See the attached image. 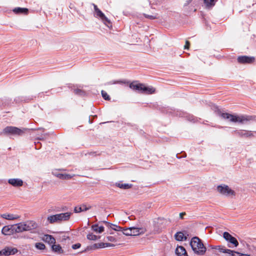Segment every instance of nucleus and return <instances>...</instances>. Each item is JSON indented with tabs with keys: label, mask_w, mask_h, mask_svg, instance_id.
Returning a JSON list of instances; mask_svg holds the SVG:
<instances>
[{
	"label": "nucleus",
	"mask_w": 256,
	"mask_h": 256,
	"mask_svg": "<svg viewBox=\"0 0 256 256\" xmlns=\"http://www.w3.org/2000/svg\"><path fill=\"white\" fill-rule=\"evenodd\" d=\"M144 84H138L136 82H132L130 84V88L134 90H136L139 92H141L142 90Z\"/></svg>",
	"instance_id": "obj_16"
},
{
	"label": "nucleus",
	"mask_w": 256,
	"mask_h": 256,
	"mask_svg": "<svg viewBox=\"0 0 256 256\" xmlns=\"http://www.w3.org/2000/svg\"><path fill=\"white\" fill-rule=\"evenodd\" d=\"M154 92V88L152 86H146L144 84L142 93L149 94H153Z\"/></svg>",
	"instance_id": "obj_22"
},
{
	"label": "nucleus",
	"mask_w": 256,
	"mask_h": 256,
	"mask_svg": "<svg viewBox=\"0 0 256 256\" xmlns=\"http://www.w3.org/2000/svg\"><path fill=\"white\" fill-rule=\"evenodd\" d=\"M35 247L40 250H44L46 248L45 245L42 242H37L35 244Z\"/></svg>",
	"instance_id": "obj_34"
},
{
	"label": "nucleus",
	"mask_w": 256,
	"mask_h": 256,
	"mask_svg": "<svg viewBox=\"0 0 256 256\" xmlns=\"http://www.w3.org/2000/svg\"><path fill=\"white\" fill-rule=\"evenodd\" d=\"M120 82L119 81H110L107 83L108 84H114L118 83H120Z\"/></svg>",
	"instance_id": "obj_41"
},
{
	"label": "nucleus",
	"mask_w": 256,
	"mask_h": 256,
	"mask_svg": "<svg viewBox=\"0 0 256 256\" xmlns=\"http://www.w3.org/2000/svg\"><path fill=\"white\" fill-rule=\"evenodd\" d=\"M81 246L80 243H77L72 246V248L74 250L79 248Z\"/></svg>",
	"instance_id": "obj_39"
},
{
	"label": "nucleus",
	"mask_w": 256,
	"mask_h": 256,
	"mask_svg": "<svg viewBox=\"0 0 256 256\" xmlns=\"http://www.w3.org/2000/svg\"><path fill=\"white\" fill-rule=\"evenodd\" d=\"M2 232L4 235L8 236L13 234L14 233L13 225L4 226L2 230Z\"/></svg>",
	"instance_id": "obj_13"
},
{
	"label": "nucleus",
	"mask_w": 256,
	"mask_h": 256,
	"mask_svg": "<svg viewBox=\"0 0 256 256\" xmlns=\"http://www.w3.org/2000/svg\"><path fill=\"white\" fill-rule=\"evenodd\" d=\"M204 2L207 6H213L214 4V0H204Z\"/></svg>",
	"instance_id": "obj_36"
},
{
	"label": "nucleus",
	"mask_w": 256,
	"mask_h": 256,
	"mask_svg": "<svg viewBox=\"0 0 256 256\" xmlns=\"http://www.w3.org/2000/svg\"><path fill=\"white\" fill-rule=\"evenodd\" d=\"M94 9L96 17L100 18L108 28L112 27V25L110 20L105 16L104 14L98 8L96 5H94Z\"/></svg>",
	"instance_id": "obj_6"
},
{
	"label": "nucleus",
	"mask_w": 256,
	"mask_h": 256,
	"mask_svg": "<svg viewBox=\"0 0 256 256\" xmlns=\"http://www.w3.org/2000/svg\"><path fill=\"white\" fill-rule=\"evenodd\" d=\"M13 11L16 14L26 13L28 10L26 8H16L14 9Z\"/></svg>",
	"instance_id": "obj_30"
},
{
	"label": "nucleus",
	"mask_w": 256,
	"mask_h": 256,
	"mask_svg": "<svg viewBox=\"0 0 256 256\" xmlns=\"http://www.w3.org/2000/svg\"><path fill=\"white\" fill-rule=\"evenodd\" d=\"M91 208V206H86L83 205L80 207H76L74 209V211L76 213L80 212H81L86 211L90 210Z\"/></svg>",
	"instance_id": "obj_28"
},
{
	"label": "nucleus",
	"mask_w": 256,
	"mask_h": 256,
	"mask_svg": "<svg viewBox=\"0 0 256 256\" xmlns=\"http://www.w3.org/2000/svg\"><path fill=\"white\" fill-rule=\"evenodd\" d=\"M116 185L120 188L122 189H128L132 186V184L117 183Z\"/></svg>",
	"instance_id": "obj_31"
},
{
	"label": "nucleus",
	"mask_w": 256,
	"mask_h": 256,
	"mask_svg": "<svg viewBox=\"0 0 256 256\" xmlns=\"http://www.w3.org/2000/svg\"><path fill=\"white\" fill-rule=\"evenodd\" d=\"M52 250L58 254H62L64 251L60 244H52Z\"/></svg>",
	"instance_id": "obj_25"
},
{
	"label": "nucleus",
	"mask_w": 256,
	"mask_h": 256,
	"mask_svg": "<svg viewBox=\"0 0 256 256\" xmlns=\"http://www.w3.org/2000/svg\"><path fill=\"white\" fill-rule=\"evenodd\" d=\"M240 253L232 250V252H229L228 254V256H240Z\"/></svg>",
	"instance_id": "obj_38"
},
{
	"label": "nucleus",
	"mask_w": 256,
	"mask_h": 256,
	"mask_svg": "<svg viewBox=\"0 0 256 256\" xmlns=\"http://www.w3.org/2000/svg\"><path fill=\"white\" fill-rule=\"evenodd\" d=\"M190 245L195 254L200 256L204 254L206 248L198 237L192 238L190 240Z\"/></svg>",
	"instance_id": "obj_2"
},
{
	"label": "nucleus",
	"mask_w": 256,
	"mask_h": 256,
	"mask_svg": "<svg viewBox=\"0 0 256 256\" xmlns=\"http://www.w3.org/2000/svg\"><path fill=\"white\" fill-rule=\"evenodd\" d=\"M238 61L240 64H251L254 61V58L248 56H240L238 57Z\"/></svg>",
	"instance_id": "obj_10"
},
{
	"label": "nucleus",
	"mask_w": 256,
	"mask_h": 256,
	"mask_svg": "<svg viewBox=\"0 0 256 256\" xmlns=\"http://www.w3.org/2000/svg\"><path fill=\"white\" fill-rule=\"evenodd\" d=\"M104 223L108 224L110 225V228L113 229L114 230L117 231V232H120L122 231V228L120 227V226L113 224L110 223H108L104 221Z\"/></svg>",
	"instance_id": "obj_29"
},
{
	"label": "nucleus",
	"mask_w": 256,
	"mask_h": 256,
	"mask_svg": "<svg viewBox=\"0 0 256 256\" xmlns=\"http://www.w3.org/2000/svg\"><path fill=\"white\" fill-rule=\"evenodd\" d=\"M174 238L178 241H182L186 239V237L184 236V233L180 232H176L174 235Z\"/></svg>",
	"instance_id": "obj_27"
},
{
	"label": "nucleus",
	"mask_w": 256,
	"mask_h": 256,
	"mask_svg": "<svg viewBox=\"0 0 256 256\" xmlns=\"http://www.w3.org/2000/svg\"><path fill=\"white\" fill-rule=\"evenodd\" d=\"M223 237L228 242V246L229 248H233L238 246V242L237 240L228 232H224Z\"/></svg>",
	"instance_id": "obj_8"
},
{
	"label": "nucleus",
	"mask_w": 256,
	"mask_h": 256,
	"mask_svg": "<svg viewBox=\"0 0 256 256\" xmlns=\"http://www.w3.org/2000/svg\"><path fill=\"white\" fill-rule=\"evenodd\" d=\"M26 130V128L21 129L15 126H8L3 130L2 133L5 134L20 136L24 134Z\"/></svg>",
	"instance_id": "obj_5"
},
{
	"label": "nucleus",
	"mask_w": 256,
	"mask_h": 256,
	"mask_svg": "<svg viewBox=\"0 0 256 256\" xmlns=\"http://www.w3.org/2000/svg\"><path fill=\"white\" fill-rule=\"evenodd\" d=\"M212 248H215L218 250L220 252L222 253H226L228 254L229 252H232V250L230 249H226L224 246H218L215 247H212Z\"/></svg>",
	"instance_id": "obj_26"
},
{
	"label": "nucleus",
	"mask_w": 256,
	"mask_h": 256,
	"mask_svg": "<svg viewBox=\"0 0 256 256\" xmlns=\"http://www.w3.org/2000/svg\"><path fill=\"white\" fill-rule=\"evenodd\" d=\"M190 46V42L188 41H186V44L184 46V49L188 48Z\"/></svg>",
	"instance_id": "obj_42"
},
{
	"label": "nucleus",
	"mask_w": 256,
	"mask_h": 256,
	"mask_svg": "<svg viewBox=\"0 0 256 256\" xmlns=\"http://www.w3.org/2000/svg\"><path fill=\"white\" fill-rule=\"evenodd\" d=\"M74 92L76 94H82L84 93V92L81 90H80V89H76V90H74Z\"/></svg>",
	"instance_id": "obj_40"
},
{
	"label": "nucleus",
	"mask_w": 256,
	"mask_h": 256,
	"mask_svg": "<svg viewBox=\"0 0 256 256\" xmlns=\"http://www.w3.org/2000/svg\"><path fill=\"white\" fill-rule=\"evenodd\" d=\"M24 231H30L36 233V230L38 228V224L34 220H27L22 222Z\"/></svg>",
	"instance_id": "obj_7"
},
{
	"label": "nucleus",
	"mask_w": 256,
	"mask_h": 256,
	"mask_svg": "<svg viewBox=\"0 0 256 256\" xmlns=\"http://www.w3.org/2000/svg\"><path fill=\"white\" fill-rule=\"evenodd\" d=\"M42 240L50 244H52L56 243L55 238L52 236L50 234H44L42 237Z\"/></svg>",
	"instance_id": "obj_17"
},
{
	"label": "nucleus",
	"mask_w": 256,
	"mask_h": 256,
	"mask_svg": "<svg viewBox=\"0 0 256 256\" xmlns=\"http://www.w3.org/2000/svg\"><path fill=\"white\" fill-rule=\"evenodd\" d=\"M144 16L145 18L150 19V20H154L158 18V14H154L152 15H150L147 14H144Z\"/></svg>",
	"instance_id": "obj_35"
},
{
	"label": "nucleus",
	"mask_w": 256,
	"mask_h": 256,
	"mask_svg": "<svg viewBox=\"0 0 256 256\" xmlns=\"http://www.w3.org/2000/svg\"><path fill=\"white\" fill-rule=\"evenodd\" d=\"M100 236H97L92 234H89L87 235V238L89 240H96L100 238Z\"/></svg>",
	"instance_id": "obj_33"
},
{
	"label": "nucleus",
	"mask_w": 256,
	"mask_h": 256,
	"mask_svg": "<svg viewBox=\"0 0 256 256\" xmlns=\"http://www.w3.org/2000/svg\"><path fill=\"white\" fill-rule=\"evenodd\" d=\"M14 232L16 233L24 232L23 223L20 222L13 225Z\"/></svg>",
	"instance_id": "obj_20"
},
{
	"label": "nucleus",
	"mask_w": 256,
	"mask_h": 256,
	"mask_svg": "<svg viewBox=\"0 0 256 256\" xmlns=\"http://www.w3.org/2000/svg\"><path fill=\"white\" fill-rule=\"evenodd\" d=\"M236 134L239 136L246 138L251 137L253 136V134L252 132L244 130H240V132H236Z\"/></svg>",
	"instance_id": "obj_23"
},
{
	"label": "nucleus",
	"mask_w": 256,
	"mask_h": 256,
	"mask_svg": "<svg viewBox=\"0 0 256 256\" xmlns=\"http://www.w3.org/2000/svg\"><path fill=\"white\" fill-rule=\"evenodd\" d=\"M132 236H138L144 234L146 232V229L143 228L131 227Z\"/></svg>",
	"instance_id": "obj_15"
},
{
	"label": "nucleus",
	"mask_w": 256,
	"mask_h": 256,
	"mask_svg": "<svg viewBox=\"0 0 256 256\" xmlns=\"http://www.w3.org/2000/svg\"><path fill=\"white\" fill-rule=\"evenodd\" d=\"M176 254L178 256H188L185 248L182 246L176 248Z\"/></svg>",
	"instance_id": "obj_19"
},
{
	"label": "nucleus",
	"mask_w": 256,
	"mask_h": 256,
	"mask_svg": "<svg viewBox=\"0 0 256 256\" xmlns=\"http://www.w3.org/2000/svg\"><path fill=\"white\" fill-rule=\"evenodd\" d=\"M218 114L222 118L227 120L231 122H240L244 124L246 122L251 120V116H236L231 114L228 113L222 112L220 111L218 112Z\"/></svg>",
	"instance_id": "obj_1"
},
{
	"label": "nucleus",
	"mask_w": 256,
	"mask_h": 256,
	"mask_svg": "<svg viewBox=\"0 0 256 256\" xmlns=\"http://www.w3.org/2000/svg\"><path fill=\"white\" fill-rule=\"evenodd\" d=\"M186 212H181L180 214V219H183L184 218V216L186 215Z\"/></svg>",
	"instance_id": "obj_43"
},
{
	"label": "nucleus",
	"mask_w": 256,
	"mask_h": 256,
	"mask_svg": "<svg viewBox=\"0 0 256 256\" xmlns=\"http://www.w3.org/2000/svg\"><path fill=\"white\" fill-rule=\"evenodd\" d=\"M17 252L16 248L7 247L0 251V256H8L15 254Z\"/></svg>",
	"instance_id": "obj_9"
},
{
	"label": "nucleus",
	"mask_w": 256,
	"mask_h": 256,
	"mask_svg": "<svg viewBox=\"0 0 256 256\" xmlns=\"http://www.w3.org/2000/svg\"><path fill=\"white\" fill-rule=\"evenodd\" d=\"M91 228L96 234H101L104 230V228L103 226H99L98 224L92 225Z\"/></svg>",
	"instance_id": "obj_21"
},
{
	"label": "nucleus",
	"mask_w": 256,
	"mask_h": 256,
	"mask_svg": "<svg viewBox=\"0 0 256 256\" xmlns=\"http://www.w3.org/2000/svg\"><path fill=\"white\" fill-rule=\"evenodd\" d=\"M52 174L55 176L62 179V180H68L72 178L73 176L67 174H61L58 171H54L52 172Z\"/></svg>",
	"instance_id": "obj_11"
},
{
	"label": "nucleus",
	"mask_w": 256,
	"mask_h": 256,
	"mask_svg": "<svg viewBox=\"0 0 256 256\" xmlns=\"http://www.w3.org/2000/svg\"><path fill=\"white\" fill-rule=\"evenodd\" d=\"M132 229L131 228H127L122 229V232H120V234H122L120 236V237L122 236V235H126V236H132Z\"/></svg>",
	"instance_id": "obj_32"
},
{
	"label": "nucleus",
	"mask_w": 256,
	"mask_h": 256,
	"mask_svg": "<svg viewBox=\"0 0 256 256\" xmlns=\"http://www.w3.org/2000/svg\"><path fill=\"white\" fill-rule=\"evenodd\" d=\"M9 184L14 187H19L23 185V181L20 178H10L8 180Z\"/></svg>",
	"instance_id": "obj_12"
},
{
	"label": "nucleus",
	"mask_w": 256,
	"mask_h": 256,
	"mask_svg": "<svg viewBox=\"0 0 256 256\" xmlns=\"http://www.w3.org/2000/svg\"><path fill=\"white\" fill-rule=\"evenodd\" d=\"M216 190L220 194L226 197L233 198L236 195L235 191L226 184L218 186Z\"/></svg>",
	"instance_id": "obj_4"
},
{
	"label": "nucleus",
	"mask_w": 256,
	"mask_h": 256,
	"mask_svg": "<svg viewBox=\"0 0 256 256\" xmlns=\"http://www.w3.org/2000/svg\"><path fill=\"white\" fill-rule=\"evenodd\" d=\"M102 98L106 100H110V97L108 94L104 90H102Z\"/></svg>",
	"instance_id": "obj_37"
},
{
	"label": "nucleus",
	"mask_w": 256,
	"mask_h": 256,
	"mask_svg": "<svg viewBox=\"0 0 256 256\" xmlns=\"http://www.w3.org/2000/svg\"><path fill=\"white\" fill-rule=\"evenodd\" d=\"M1 217L8 220H14L20 218V216L16 214L5 213L1 214Z\"/></svg>",
	"instance_id": "obj_14"
},
{
	"label": "nucleus",
	"mask_w": 256,
	"mask_h": 256,
	"mask_svg": "<svg viewBox=\"0 0 256 256\" xmlns=\"http://www.w3.org/2000/svg\"><path fill=\"white\" fill-rule=\"evenodd\" d=\"M121 235L122 234H119V232H118L116 234H114V236H106V239L108 241L112 242H116L117 241L120 240Z\"/></svg>",
	"instance_id": "obj_18"
},
{
	"label": "nucleus",
	"mask_w": 256,
	"mask_h": 256,
	"mask_svg": "<svg viewBox=\"0 0 256 256\" xmlns=\"http://www.w3.org/2000/svg\"><path fill=\"white\" fill-rule=\"evenodd\" d=\"M72 214V212H66L50 216L47 220L50 224L60 223L64 221L68 220Z\"/></svg>",
	"instance_id": "obj_3"
},
{
	"label": "nucleus",
	"mask_w": 256,
	"mask_h": 256,
	"mask_svg": "<svg viewBox=\"0 0 256 256\" xmlns=\"http://www.w3.org/2000/svg\"><path fill=\"white\" fill-rule=\"evenodd\" d=\"M115 244L107 242H100L99 244H96L94 245V248H103L106 247H113Z\"/></svg>",
	"instance_id": "obj_24"
}]
</instances>
